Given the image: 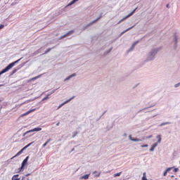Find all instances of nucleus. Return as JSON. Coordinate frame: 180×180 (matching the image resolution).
Listing matches in <instances>:
<instances>
[{
  "label": "nucleus",
  "mask_w": 180,
  "mask_h": 180,
  "mask_svg": "<svg viewBox=\"0 0 180 180\" xmlns=\"http://www.w3.org/2000/svg\"><path fill=\"white\" fill-rule=\"evenodd\" d=\"M160 49L158 48H153L150 49L146 54V63H150V61H154L155 60V56L158 54Z\"/></svg>",
  "instance_id": "obj_1"
},
{
  "label": "nucleus",
  "mask_w": 180,
  "mask_h": 180,
  "mask_svg": "<svg viewBox=\"0 0 180 180\" xmlns=\"http://www.w3.org/2000/svg\"><path fill=\"white\" fill-rule=\"evenodd\" d=\"M179 39V36L178 34H174L173 36V42L174 43V50H176L178 47V39Z\"/></svg>",
  "instance_id": "obj_2"
},
{
  "label": "nucleus",
  "mask_w": 180,
  "mask_h": 180,
  "mask_svg": "<svg viewBox=\"0 0 180 180\" xmlns=\"http://www.w3.org/2000/svg\"><path fill=\"white\" fill-rule=\"evenodd\" d=\"M21 60L22 58H20L15 60V62L10 63L8 66L6 67V68L9 71V70L13 68V67H15V65H16V64H18V63H19Z\"/></svg>",
  "instance_id": "obj_3"
},
{
  "label": "nucleus",
  "mask_w": 180,
  "mask_h": 180,
  "mask_svg": "<svg viewBox=\"0 0 180 180\" xmlns=\"http://www.w3.org/2000/svg\"><path fill=\"white\" fill-rule=\"evenodd\" d=\"M29 156H27L25 158V159L22 161V164H21V167H20L18 169L19 172H20V171H22V169H23V168H25V165H26L27 164V161H29Z\"/></svg>",
  "instance_id": "obj_4"
},
{
  "label": "nucleus",
  "mask_w": 180,
  "mask_h": 180,
  "mask_svg": "<svg viewBox=\"0 0 180 180\" xmlns=\"http://www.w3.org/2000/svg\"><path fill=\"white\" fill-rule=\"evenodd\" d=\"M41 127L34 128V129L27 131L25 133H24L22 135V137H25V136H26V134H29V133H33V131H41Z\"/></svg>",
  "instance_id": "obj_5"
},
{
  "label": "nucleus",
  "mask_w": 180,
  "mask_h": 180,
  "mask_svg": "<svg viewBox=\"0 0 180 180\" xmlns=\"http://www.w3.org/2000/svg\"><path fill=\"white\" fill-rule=\"evenodd\" d=\"M101 18H102V13L100 15V16L98 18H97L96 20H93L91 22L87 24L84 27V30H85V29H86L87 27H89V26H91V25H94V23H96V22H98V20H99V19H101Z\"/></svg>",
  "instance_id": "obj_6"
},
{
  "label": "nucleus",
  "mask_w": 180,
  "mask_h": 180,
  "mask_svg": "<svg viewBox=\"0 0 180 180\" xmlns=\"http://www.w3.org/2000/svg\"><path fill=\"white\" fill-rule=\"evenodd\" d=\"M137 10V8H136L135 9H134L132 11V12H131L129 14H128L127 16L124 17L122 19H121L118 23H120L121 22H123V20H126V19H127V18H130V16H131L134 12H136V11Z\"/></svg>",
  "instance_id": "obj_7"
},
{
  "label": "nucleus",
  "mask_w": 180,
  "mask_h": 180,
  "mask_svg": "<svg viewBox=\"0 0 180 180\" xmlns=\"http://www.w3.org/2000/svg\"><path fill=\"white\" fill-rule=\"evenodd\" d=\"M72 99H74V96L69 98L68 100L65 101V102H63V103H61L57 108V110H58V109H60V108H63V106H64V105H65L66 103H68V102H71V101H72Z\"/></svg>",
  "instance_id": "obj_8"
},
{
  "label": "nucleus",
  "mask_w": 180,
  "mask_h": 180,
  "mask_svg": "<svg viewBox=\"0 0 180 180\" xmlns=\"http://www.w3.org/2000/svg\"><path fill=\"white\" fill-rule=\"evenodd\" d=\"M129 139L131 140V141H136V142L143 141V140H141L140 139L131 137V135L129 136Z\"/></svg>",
  "instance_id": "obj_9"
},
{
  "label": "nucleus",
  "mask_w": 180,
  "mask_h": 180,
  "mask_svg": "<svg viewBox=\"0 0 180 180\" xmlns=\"http://www.w3.org/2000/svg\"><path fill=\"white\" fill-rule=\"evenodd\" d=\"M74 77H77L76 73H73V74L70 75V76H68V77H66L64 79V82H65V81H70V79H71V78H74Z\"/></svg>",
  "instance_id": "obj_10"
},
{
  "label": "nucleus",
  "mask_w": 180,
  "mask_h": 180,
  "mask_svg": "<svg viewBox=\"0 0 180 180\" xmlns=\"http://www.w3.org/2000/svg\"><path fill=\"white\" fill-rule=\"evenodd\" d=\"M71 33H74V30L69 31L68 33L65 34L64 35L60 37V39H64L65 37H68V36H70Z\"/></svg>",
  "instance_id": "obj_11"
},
{
  "label": "nucleus",
  "mask_w": 180,
  "mask_h": 180,
  "mask_svg": "<svg viewBox=\"0 0 180 180\" xmlns=\"http://www.w3.org/2000/svg\"><path fill=\"white\" fill-rule=\"evenodd\" d=\"M158 143H155L152 145L151 148H150L149 151L153 152L154 150H155V147H157Z\"/></svg>",
  "instance_id": "obj_12"
},
{
  "label": "nucleus",
  "mask_w": 180,
  "mask_h": 180,
  "mask_svg": "<svg viewBox=\"0 0 180 180\" xmlns=\"http://www.w3.org/2000/svg\"><path fill=\"white\" fill-rule=\"evenodd\" d=\"M174 167H169V168H167L165 172H164V173H163V176H167V174L168 173V172H169V171H171V169H172Z\"/></svg>",
  "instance_id": "obj_13"
},
{
  "label": "nucleus",
  "mask_w": 180,
  "mask_h": 180,
  "mask_svg": "<svg viewBox=\"0 0 180 180\" xmlns=\"http://www.w3.org/2000/svg\"><path fill=\"white\" fill-rule=\"evenodd\" d=\"M136 25H133L131 27H129L128 29L125 30L124 31H123L122 32H121V34H124V33H126V32H129V30H131V29H133V27H134Z\"/></svg>",
  "instance_id": "obj_14"
},
{
  "label": "nucleus",
  "mask_w": 180,
  "mask_h": 180,
  "mask_svg": "<svg viewBox=\"0 0 180 180\" xmlns=\"http://www.w3.org/2000/svg\"><path fill=\"white\" fill-rule=\"evenodd\" d=\"M11 180H20V178H19V174L14 175L12 177Z\"/></svg>",
  "instance_id": "obj_15"
},
{
  "label": "nucleus",
  "mask_w": 180,
  "mask_h": 180,
  "mask_svg": "<svg viewBox=\"0 0 180 180\" xmlns=\"http://www.w3.org/2000/svg\"><path fill=\"white\" fill-rule=\"evenodd\" d=\"M8 69L6 68H5L1 71H0V76H1L2 74H5V72H8Z\"/></svg>",
  "instance_id": "obj_16"
},
{
  "label": "nucleus",
  "mask_w": 180,
  "mask_h": 180,
  "mask_svg": "<svg viewBox=\"0 0 180 180\" xmlns=\"http://www.w3.org/2000/svg\"><path fill=\"white\" fill-rule=\"evenodd\" d=\"M153 106H155V104H153V105H150V106H149V107H147V108H144L143 109L139 110V113H141V112H143V110H146V109H148V108H153Z\"/></svg>",
  "instance_id": "obj_17"
},
{
  "label": "nucleus",
  "mask_w": 180,
  "mask_h": 180,
  "mask_svg": "<svg viewBox=\"0 0 180 180\" xmlns=\"http://www.w3.org/2000/svg\"><path fill=\"white\" fill-rule=\"evenodd\" d=\"M81 179H89V174H85L80 177Z\"/></svg>",
  "instance_id": "obj_18"
},
{
  "label": "nucleus",
  "mask_w": 180,
  "mask_h": 180,
  "mask_svg": "<svg viewBox=\"0 0 180 180\" xmlns=\"http://www.w3.org/2000/svg\"><path fill=\"white\" fill-rule=\"evenodd\" d=\"M157 139H158V141L156 143H158V144H160L161 143V135H158L157 136Z\"/></svg>",
  "instance_id": "obj_19"
},
{
  "label": "nucleus",
  "mask_w": 180,
  "mask_h": 180,
  "mask_svg": "<svg viewBox=\"0 0 180 180\" xmlns=\"http://www.w3.org/2000/svg\"><path fill=\"white\" fill-rule=\"evenodd\" d=\"M22 153H23V150H20L19 152H18L13 158H15V157H19V155H20Z\"/></svg>",
  "instance_id": "obj_20"
},
{
  "label": "nucleus",
  "mask_w": 180,
  "mask_h": 180,
  "mask_svg": "<svg viewBox=\"0 0 180 180\" xmlns=\"http://www.w3.org/2000/svg\"><path fill=\"white\" fill-rule=\"evenodd\" d=\"M34 110H35V109L28 110L27 112L22 114V116H26V115H29V113H32V112H34Z\"/></svg>",
  "instance_id": "obj_21"
},
{
  "label": "nucleus",
  "mask_w": 180,
  "mask_h": 180,
  "mask_svg": "<svg viewBox=\"0 0 180 180\" xmlns=\"http://www.w3.org/2000/svg\"><path fill=\"white\" fill-rule=\"evenodd\" d=\"M79 0H72L70 3H69L68 6H71V5H74L75 2H78Z\"/></svg>",
  "instance_id": "obj_22"
},
{
  "label": "nucleus",
  "mask_w": 180,
  "mask_h": 180,
  "mask_svg": "<svg viewBox=\"0 0 180 180\" xmlns=\"http://www.w3.org/2000/svg\"><path fill=\"white\" fill-rule=\"evenodd\" d=\"M134 45L132 44L130 49H128V53H130V51H133V50H134Z\"/></svg>",
  "instance_id": "obj_23"
},
{
  "label": "nucleus",
  "mask_w": 180,
  "mask_h": 180,
  "mask_svg": "<svg viewBox=\"0 0 180 180\" xmlns=\"http://www.w3.org/2000/svg\"><path fill=\"white\" fill-rule=\"evenodd\" d=\"M167 124H171V122H162L160 124V126H165Z\"/></svg>",
  "instance_id": "obj_24"
},
{
  "label": "nucleus",
  "mask_w": 180,
  "mask_h": 180,
  "mask_svg": "<svg viewBox=\"0 0 180 180\" xmlns=\"http://www.w3.org/2000/svg\"><path fill=\"white\" fill-rule=\"evenodd\" d=\"M18 68H14L11 74V75H13V74H15L18 72Z\"/></svg>",
  "instance_id": "obj_25"
},
{
  "label": "nucleus",
  "mask_w": 180,
  "mask_h": 180,
  "mask_svg": "<svg viewBox=\"0 0 180 180\" xmlns=\"http://www.w3.org/2000/svg\"><path fill=\"white\" fill-rule=\"evenodd\" d=\"M56 91H57V89L52 90L51 91H50V92L47 94L48 96H50V95H53V94H54V92H56Z\"/></svg>",
  "instance_id": "obj_26"
},
{
  "label": "nucleus",
  "mask_w": 180,
  "mask_h": 180,
  "mask_svg": "<svg viewBox=\"0 0 180 180\" xmlns=\"http://www.w3.org/2000/svg\"><path fill=\"white\" fill-rule=\"evenodd\" d=\"M50 51H51V48L46 49L44 54H47L48 53H50Z\"/></svg>",
  "instance_id": "obj_27"
},
{
  "label": "nucleus",
  "mask_w": 180,
  "mask_h": 180,
  "mask_svg": "<svg viewBox=\"0 0 180 180\" xmlns=\"http://www.w3.org/2000/svg\"><path fill=\"white\" fill-rule=\"evenodd\" d=\"M122 174V172H119V173H116L114 174V177L116 178V176H120V174Z\"/></svg>",
  "instance_id": "obj_28"
},
{
  "label": "nucleus",
  "mask_w": 180,
  "mask_h": 180,
  "mask_svg": "<svg viewBox=\"0 0 180 180\" xmlns=\"http://www.w3.org/2000/svg\"><path fill=\"white\" fill-rule=\"evenodd\" d=\"M112 50H113V48L111 47L107 52H105V54H109V53H110Z\"/></svg>",
  "instance_id": "obj_29"
},
{
  "label": "nucleus",
  "mask_w": 180,
  "mask_h": 180,
  "mask_svg": "<svg viewBox=\"0 0 180 180\" xmlns=\"http://www.w3.org/2000/svg\"><path fill=\"white\" fill-rule=\"evenodd\" d=\"M179 86H180V82L174 84V88H179Z\"/></svg>",
  "instance_id": "obj_30"
},
{
  "label": "nucleus",
  "mask_w": 180,
  "mask_h": 180,
  "mask_svg": "<svg viewBox=\"0 0 180 180\" xmlns=\"http://www.w3.org/2000/svg\"><path fill=\"white\" fill-rule=\"evenodd\" d=\"M49 96H48V94H47L46 97H44V98H42V101H47V99H49Z\"/></svg>",
  "instance_id": "obj_31"
},
{
  "label": "nucleus",
  "mask_w": 180,
  "mask_h": 180,
  "mask_svg": "<svg viewBox=\"0 0 180 180\" xmlns=\"http://www.w3.org/2000/svg\"><path fill=\"white\" fill-rule=\"evenodd\" d=\"M77 134H78V131H74V132L72 133V137H73V138L75 137V136H77Z\"/></svg>",
  "instance_id": "obj_32"
},
{
  "label": "nucleus",
  "mask_w": 180,
  "mask_h": 180,
  "mask_svg": "<svg viewBox=\"0 0 180 180\" xmlns=\"http://www.w3.org/2000/svg\"><path fill=\"white\" fill-rule=\"evenodd\" d=\"M179 171V168H174L173 172H178Z\"/></svg>",
  "instance_id": "obj_33"
},
{
  "label": "nucleus",
  "mask_w": 180,
  "mask_h": 180,
  "mask_svg": "<svg viewBox=\"0 0 180 180\" xmlns=\"http://www.w3.org/2000/svg\"><path fill=\"white\" fill-rule=\"evenodd\" d=\"M139 43V41H136L135 42H134L132 44L133 46H134L136 47V44Z\"/></svg>",
  "instance_id": "obj_34"
},
{
  "label": "nucleus",
  "mask_w": 180,
  "mask_h": 180,
  "mask_svg": "<svg viewBox=\"0 0 180 180\" xmlns=\"http://www.w3.org/2000/svg\"><path fill=\"white\" fill-rule=\"evenodd\" d=\"M141 147H142V148H144L148 147V146L147 144H145V145L141 146Z\"/></svg>",
  "instance_id": "obj_35"
},
{
  "label": "nucleus",
  "mask_w": 180,
  "mask_h": 180,
  "mask_svg": "<svg viewBox=\"0 0 180 180\" xmlns=\"http://www.w3.org/2000/svg\"><path fill=\"white\" fill-rule=\"evenodd\" d=\"M152 137H153V135H150V136H146V139L147 140L148 139H152Z\"/></svg>",
  "instance_id": "obj_36"
},
{
  "label": "nucleus",
  "mask_w": 180,
  "mask_h": 180,
  "mask_svg": "<svg viewBox=\"0 0 180 180\" xmlns=\"http://www.w3.org/2000/svg\"><path fill=\"white\" fill-rule=\"evenodd\" d=\"M50 141H51V139H49L48 141H46L45 143L46 144H48L49 143H50Z\"/></svg>",
  "instance_id": "obj_37"
},
{
  "label": "nucleus",
  "mask_w": 180,
  "mask_h": 180,
  "mask_svg": "<svg viewBox=\"0 0 180 180\" xmlns=\"http://www.w3.org/2000/svg\"><path fill=\"white\" fill-rule=\"evenodd\" d=\"M50 141H51V139H49L48 141H46L45 143L46 144H48L49 143H50Z\"/></svg>",
  "instance_id": "obj_38"
},
{
  "label": "nucleus",
  "mask_w": 180,
  "mask_h": 180,
  "mask_svg": "<svg viewBox=\"0 0 180 180\" xmlns=\"http://www.w3.org/2000/svg\"><path fill=\"white\" fill-rule=\"evenodd\" d=\"M4 27H5V25H0V30H1V29H4Z\"/></svg>",
  "instance_id": "obj_39"
},
{
  "label": "nucleus",
  "mask_w": 180,
  "mask_h": 180,
  "mask_svg": "<svg viewBox=\"0 0 180 180\" xmlns=\"http://www.w3.org/2000/svg\"><path fill=\"white\" fill-rule=\"evenodd\" d=\"M96 176H101V172H98V174H96Z\"/></svg>",
  "instance_id": "obj_40"
},
{
  "label": "nucleus",
  "mask_w": 180,
  "mask_h": 180,
  "mask_svg": "<svg viewBox=\"0 0 180 180\" xmlns=\"http://www.w3.org/2000/svg\"><path fill=\"white\" fill-rule=\"evenodd\" d=\"M46 146H47V143L45 142V143H44V144L42 145V147L44 148V147H46Z\"/></svg>",
  "instance_id": "obj_41"
},
{
  "label": "nucleus",
  "mask_w": 180,
  "mask_h": 180,
  "mask_svg": "<svg viewBox=\"0 0 180 180\" xmlns=\"http://www.w3.org/2000/svg\"><path fill=\"white\" fill-rule=\"evenodd\" d=\"M142 178H146V172H143V177Z\"/></svg>",
  "instance_id": "obj_42"
},
{
  "label": "nucleus",
  "mask_w": 180,
  "mask_h": 180,
  "mask_svg": "<svg viewBox=\"0 0 180 180\" xmlns=\"http://www.w3.org/2000/svg\"><path fill=\"white\" fill-rule=\"evenodd\" d=\"M123 137H127V134L124 133V134H123Z\"/></svg>",
  "instance_id": "obj_43"
},
{
  "label": "nucleus",
  "mask_w": 180,
  "mask_h": 180,
  "mask_svg": "<svg viewBox=\"0 0 180 180\" xmlns=\"http://www.w3.org/2000/svg\"><path fill=\"white\" fill-rule=\"evenodd\" d=\"M34 142H31L30 143H28L27 145L30 147V146H32Z\"/></svg>",
  "instance_id": "obj_44"
},
{
  "label": "nucleus",
  "mask_w": 180,
  "mask_h": 180,
  "mask_svg": "<svg viewBox=\"0 0 180 180\" xmlns=\"http://www.w3.org/2000/svg\"><path fill=\"white\" fill-rule=\"evenodd\" d=\"M142 180H148L147 177H142Z\"/></svg>",
  "instance_id": "obj_45"
},
{
  "label": "nucleus",
  "mask_w": 180,
  "mask_h": 180,
  "mask_svg": "<svg viewBox=\"0 0 180 180\" xmlns=\"http://www.w3.org/2000/svg\"><path fill=\"white\" fill-rule=\"evenodd\" d=\"M21 150H22V152L25 151V150H26V148L24 146V148H22Z\"/></svg>",
  "instance_id": "obj_46"
},
{
  "label": "nucleus",
  "mask_w": 180,
  "mask_h": 180,
  "mask_svg": "<svg viewBox=\"0 0 180 180\" xmlns=\"http://www.w3.org/2000/svg\"><path fill=\"white\" fill-rule=\"evenodd\" d=\"M40 51H41V48L37 51V53H40Z\"/></svg>",
  "instance_id": "obj_47"
},
{
  "label": "nucleus",
  "mask_w": 180,
  "mask_h": 180,
  "mask_svg": "<svg viewBox=\"0 0 180 180\" xmlns=\"http://www.w3.org/2000/svg\"><path fill=\"white\" fill-rule=\"evenodd\" d=\"M26 148H29V145H26L25 146Z\"/></svg>",
  "instance_id": "obj_48"
},
{
  "label": "nucleus",
  "mask_w": 180,
  "mask_h": 180,
  "mask_svg": "<svg viewBox=\"0 0 180 180\" xmlns=\"http://www.w3.org/2000/svg\"><path fill=\"white\" fill-rule=\"evenodd\" d=\"M30 175V173L25 174V176H29Z\"/></svg>",
  "instance_id": "obj_49"
},
{
  "label": "nucleus",
  "mask_w": 180,
  "mask_h": 180,
  "mask_svg": "<svg viewBox=\"0 0 180 180\" xmlns=\"http://www.w3.org/2000/svg\"><path fill=\"white\" fill-rule=\"evenodd\" d=\"M56 126H60V122L56 124Z\"/></svg>",
  "instance_id": "obj_50"
},
{
  "label": "nucleus",
  "mask_w": 180,
  "mask_h": 180,
  "mask_svg": "<svg viewBox=\"0 0 180 180\" xmlns=\"http://www.w3.org/2000/svg\"><path fill=\"white\" fill-rule=\"evenodd\" d=\"M15 4H16V3L13 2V3L11 4L12 6H13V5H15Z\"/></svg>",
  "instance_id": "obj_51"
},
{
  "label": "nucleus",
  "mask_w": 180,
  "mask_h": 180,
  "mask_svg": "<svg viewBox=\"0 0 180 180\" xmlns=\"http://www.w3.org/2000/svg\"><path fill=\"white\" fill-rule=\"evenodd\" d=\"M40 77H41V75H39V76H37V77H35V78H40Z\"/></svg>",
  "instance_id": "obj_52"
},
{
  "label": "nucleus",
  "mask_w": 180,
  "mask_h": 180,
  "mask_svg": "<svg viewBox=\"0 0 180 180\" xmlns=\"http://www.w3.org/2000/svg\"><path fill=\"white\" fill-rule=\"evenodd\" d=\"M93 174H98V172L95 171L93 172Z\"/></svg>",
  "instance_id": "obj_53"
},
{
  "label": "nucleus",
  "mask_w": 180,
  "mask_h": 180,
  "mask_svg": "<svg viewBox=\"0 0 180 180\" xmlns=\"http://www.w3.org/2000/svg\"><path fill=\"white\" fill-rule=\"evenodd\" d=\"M167 8H169V4H167Z\"/></svg>",
  "instance_id": "obj_54"
},
{
  "label": "nucleus",
  "mask_w": 180,
  "mask_h": 180,
  "mask_svg": "<svg viewBox=\"0 0 180 180\" xmlns=\"http://www.w3.org/2000/svg\"><path fill=\"white\" fill-rule=\"evenodd\" d=\"M174 175H172L171 176H170V178H174Z\"/></svg>",
  "instance_id": "obj_55"
},
{
  "label": "nucleus",
  "mask_w": 180,
  "mask_h": 180,
  "mask_svg": "<svg viewBox=\"0 0 180 180\" xmlns=\"http://www.w3.org/2000/svg\"><path fill=\"white\" fill-rule=\"evenodd\" d=\"M1 86H4V84H0V87H1Z\"/></svg>",
  "instance_id": "obj_56"
},
{
  "label": "nucleus",
  "mask_w": 180,
  "mask_h": 180,
  "mask_svg": "<svg viewBox=\"0 0 180 180\" xmlns=\"http://www.w3.org/2000/svg\"><path fill=\"white\" fill-rule=\"evenodd\" d=\"M21 180H25V177H22Z\"/></svg>",
  "instance_id": "obj_57"
},
{
  "label": "nucleus",
  "mask_w": 180,
  "mask_h": 180,
  "mask_svg": "<svg viewBox=\"0 0 180 180\" xmlns=\"http://www.w3.org/2000/svg\"><path fill=\"white\" fill-rule=\"evenodd\" d=\"M72 151H74V148L72 149Z\"/></svg>",
  "instance_id": "obj_58"
},
{
  "label": "nucleus",
  "mask_w": 180,
  "mask_h": 180,
  "mask_svg": "<svg viewBox=\"0 0 180 180\" xmlns=\"http://www.w3.org/2000/svg\"><path fill=\"white\" fill-rule=\"evenodd\" d=\"M179 164H180V162H179Z\"/></svg>",
  "instance_id": "obj_59"
}]
</instances>
